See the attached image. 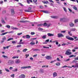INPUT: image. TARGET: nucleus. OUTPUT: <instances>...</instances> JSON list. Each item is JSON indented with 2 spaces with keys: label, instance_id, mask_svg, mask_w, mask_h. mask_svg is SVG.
I'll return each instance as SVG.
<instances>
[{
  "label": "nucleus",
  "instance_id": "6e6d98bb",
  "mask_svg": "<svg viewBox=\"0 0 78 78\" xmlns=\"http://www.w3.org/2000/svg\"><path fill=\"white\" fill-rule=\"evenodd\" d=\"M22 34V33H18L17 34V35H18V36H20V35H21V34Z\"/></svg>",
  "mask_w": 78,
  "mask_h": 78
},
{
  "label": "nucleus",
  "instance_id": "69168bd1",
  "mask_svg": "<svg viewBox=\"0 0 78 78\" xmlns=\"http://www.w3.org/2000/svg\"><path fill=\"white\" fill-rule=\"evenodd\" d=\"M2 23H5V21H4V20H2Z\"/></svg>",
  "mask_w": 78,
  "mask_h": 78
},
{
  "label": "nucleus",
  "instance_id": "aec40b11",
  "mask_svg": "<svg viewBox=\"0 0 78 78\" xmlns=\"http://www.w3.org/2000/svg\"><path fill=\"white\" fill-rule=\"evenodd\" d=\"M26 39H30V36L29 35H26Z\"/></svg>",
  "mask_w": 78,
  "mask_h": 78
},
{
  "label": "nucleus",
  "instance_id": "f704fd0d",
  "mask_svg": "<svg viewBox=\"0 0 78 78\" xmlns=\"http://www.w3.org/2000/svg\"><path fill=\"white\" fill-rule=\"evenodd\" d=\"M30 44H31L32 45H34L35 44V43L32 42L30 43Z\"/></svg>",
  "mask_w": 78,
  "mask_h": 78
},
{
  "label": "nucleus",
  "instance_id": "a18cd8bd",
  "mask_svg": "<svg viewBox=\"0 0 78 78\" xmlns=\"http://www.w3.org/2000/svg\"><path fill=\"white\" fill-rule=\"evenodd\" d=\"M17 69H15L14 70H12V72H17Z\"/></svg>",
  "mask_w": 78,
  "mask_h": 78
},
{
  "label": "nucleus",
  "instance_id": "c03bdc74",
  "mask_svg": "<svg viewBox=\"0 0 78 78\" xmlns=\"http://www.w3.org/2000/svg\"><path fill=\"white\" fill-rule=\"evenodd\" d=\"M6 27H7V28H10V26L7 25H6Z\"/></svg>",
  "mask_w": 78,
  "mask_h": 78
},
{
  "label": "nucleus",
  "instance_id": "ddd939ff",
  "mask_svg": "<svg viewBox=\"0 0 78 78\" xmlns=\"http://www.w3.org/2000/svg\"><path fill=\"white\" fill-rule=\"evenodd\" d=\"M51 17L53 19H58V18H59V16H51Z\"/></svg>",
  "mask_w": 78,
  "mask_h": 78
},
{
  "label": "nucleus",
  "instance_id": "0eeeda50",
  "mask_svg": "<svg viewBox=\"0 0 78 78\" xmlns=\"http://www.w3.org/2000/svg\"><path fill=\"white\" fill-rule=\"evenodd\" d=\"M19 78H25V75L24 74H21L19 77Z\"/></svg>",
  "mask_w": 78,
  "mask_h": 78
},
{
  "label": "nucleus",
  "instance_id": "37998d69",
  "mask_svg": "<svg viewBox=\"0 0 78 78\" xmlns=\"http://www.w3.org/2000/svg\"><path fill=\"white\" fill-rule=\"evenodd\" d=\"M70 61V58H68L65 61V62H67V61Z\"/></svg>",
  "mask_w": 78,
  "mask_h": 78
},
{
  "label": "nucleus",
  "instance_id": "473e14b6",
  "mask_svg": "<svg viewBox=\"0 0 78 78\" xmlns=\"http://www.w3.org/2000/svg\"><path fill=\"white\" fill-rule=\"evenodd\" d=\"M48 67V66L47 65L46 66L45 65H44L42 66V68H44V67Z\"/></svg>",
  "mask_w": 78,
  "mask_h": 78
},
{
  "label": "nucleus",
  "instance_id": "6ab92c4d",
  "mask_svg": "<svg viewBox=\"0 0 78 78\" xmlns=\"http://www.w3.org/2000/svg\"><path fill=\"white\" fill-rule=\"evenodd\" d=\"M25 12H33L32 10H25Z\"/></svg>",
  "mask_w": 78,
  "mask_h": 78
},
{
  "label": "nucleus",
  "instance_id": "c85d7f7f",
  "mask_svg": "<svg viewBox=\"0 0 78 78\" xmlns=\"http://www.w3.org/2000/svg\"><path fill=\"white\" fill-rule=\"evenodd\" d=\"M11 40H13V38H9L8 40H7V41H11Z\"/></svg>",
  "mask_w": 78,
  "mask_h": 78
},
{
  "label": "nucleus",
  "instance_id": "a19ab883",
  "mask_svg": "<svg viewBox=\"0 0 78 78\" xmlns=\"http://www.w3.org/2000/svg\"><path fill=\"white\" fill-rule=\"evenodd\" d=\"M63 8L64 9L65 12H67V9H66V8L63 7Z\"/></svg>",
  "mask_w": 78,
  "mask_h": 78
},
{
  "label": "nucleus",
  "instance_id": "20e7f679",
  "mask_svg": "<svg viewBox=\"0 0 78 78\" xmlns=\"http://www.w3.org/2000/svg\"><path fill=\"white\" fill-rule=\"evenodd\" d=\"M14 64V61H9L8 62V65H12Z\"/></svg>",
  "mask_w": 78,
  "mask_h": 78
},
{
  "label": "nucleus",
  "instance_id": "4be33fe9",
  "mask_svg": "<svg viewBox=\"0 0 78 78\" xmlns=\"http://www.w3.org/2000/svg\"><path fill=\"white\" fill-rule=\"evenodd\" d=\"M2 57H3L4 58H5V59H6L7 58H8V57L7 56H5V55H3L2 56Z\"/></svg>",
  "mask_w": 78,
  "mask_h": 78
},
{
  "label": "nucleus",
  "instance_id": "2eb2a0df",
  "mask_svg": "<svg viewBox=\"0 0 78 78\" xmlns=\"http://www.w3.org/2000/svg\"><path fill=\"white\" fill-rule=\"evenodd\" d=\"M30 2H31V3H32L33 2V1H32V0H27V3H28V4H30Z\"/></svg>",
  "mask_w": 78,
  "mask_h": 78
},
{
  "label": "nucleus",
  "instance_id": "f8f14e48",
  "mask_svg": "<svg viewBox=\"0 0 78 78\" xmlns=\"http://www.w3.org/2000/svg\"><path fill=\"white\" fill-rule=\"evenodd\" d=\"M47 35L48 36H54V34H50V33H48L47 34Z\"/></svg>",
  "mask_w": 78,
  "mask_h": 78
},
{
  "label": "nucleus",
  "instance_id": "412c9836",
  "mask_svg": "<svg viewBox=\"0 0 78 78\" xmlns=\"http://www.w3.org/2000/svg\"><path fill=\"white\" fill-rule=\"evenodd\" d=\"M44 27H47V24L46 23H44L43 24H42Z\"/></svg>",
  "mask_w": 78,
  "mask_h": 78
},
{
  "label": "nucleus",
  "instance_id": "f3484780",
  "mask_svg": "<svg viewBox=\"0 0 78 78\" xmlns=\"http://www.w3.org/2000/svg\"><path fill=\"white\" fill-rule=\"evenodd\" d=\"M69 25L71 27H74V24L72 22H71L69 23Z\"/></svg>",
  "mask_w": 78,
  "mask_h": 78
},
{
  "label": "nucleus",
  "instance_id": "4d7b16f0",
  "mask_svg": "<svg viewBox=\"0 0 78 78\" xmlns=\"http://www.w3.org/2000/svg\"><path fill=\"white\" fill-rule=\"evenodd\" d=\"M38 30H41V31H42V30H43V29L41 28H39Z\"/></svg>",
  "mask_w": 78,
  "mask_h": 78
},
{
  "label": "nucleus",
  "instance_id": "7ed1b4c3",
  "mask_svg": "<svg viewBox=\"0 0 78 78\" xmlns=\"http://www.w3.org/2000/svg\"><path fill=\"white\" fill-rule=\"evenodd\" d=\"M66 38L68 39V40H69L70 41H73L74 40V39L73 38L69 37V36H66Z\"/></svg>",
  "mask_w": 78,
  "mask_h": 78
},
{
  "label": "nucleus",
  "instance_id": "13d9d810",
  "mask_svg": "<svg viewBox=\"0 0 78 78\" xmlns=\"http://www.w3.org/2000/svg\"><path fill=\"white\" fill-rule=\"evenodd\" d=\"M11 12H12V13H14V10L13 9L11 10Z\"/></svg>",
  "mask_w": 78,
  "mask_h": 78
},
{
  "label": "nucleus",
  "instance_id": "a878e982",
  "mask_svg": "<svg viewBox=\"0 0 78 78\" xmlns=\"http://www.w3.org/2000/svg\"><path fill=\"white\" fill-rule=\"evenodd\" d=\"M27 50H28V49H23V52H26V51H27Z\"/></svg>",
  "mask_w": 78,
  "mask_h": 78
},
{
  "label": "nucleus",
  "instance_id": "4468645a",
  "mask_svg": "<svg viewBox=\"0 0 78 78\" xmlns=\"http://www.w3.org/2000/svg\"><path fill=\"white\" fill-rule=\"evenodd\" d=\"M22 40H20L19 44H25L24 42H22Z\"/></svg>",
  "mask_w": 78,
  "mask_h": 78
},
{
  "label": "nucleus",
  "instance_id": "ea45409f",
  "mask_svg": "<svg viewBox=\"0 0 78 78\" xmlns=\"http://www.w3.org/2000/svg\"><path fill=\"white\" fill-rule=\"evenodd\" d=\"M68 34L69 36H72V34L70 33V32L68 31Z\"/></svg>",
  "mask_w": 78,
  "mask_h": 78
},
{
  "label": "nucleus",
  "instance_id": "5fc2aeb1",
  "mask_svg": "<svg viewBox=\"0 0 78 78\" xmlns=\"http://www.w3.org/2000/svg\"><path fill=\"white\" fill-rule=\"evenodd\" d=\"M78 22V19H76L74 20V22L75 23H76V22Z\"/></svg>",
  "mask_w": 78,
  "mask_h": 78
},
{
  "label": "nucleus",
  "instance_id": "8fccbe9b",
  "mask_svg": "<svg viewBox=\"0 0 78 78\" xmlns=\"http://www.w3.org/2000/svg\"><path fill=\"white\" fill-rule=\"evenodd\" d=\"M35 34V33L34 32H31L30 34L31 35H33L34 34Z\"/></svg>",
  "mask_w": 78,
  "mask_h": 78
},
{
  "label": "nucleus",
  "instance_id": "6e6552de",
  "mask_svg": "<svg viewBox=\"0 0 78 78\" xmlns=\"http://www.w3.org/2000/svg\"><path fill=\"white\" fill-rule=\"evenodd\" d=\"M45 58L46 59L49 60V59H51L52 58H51V56H47L45 57Z\"/></svg>",
  "mask_w": 78,
  "mask_h": 78
},
{
  "label": "nucleus",
  "instance_id": "7c9ffc66",
  "mask_svg": "<svg viewBox=\"0 0 78 78\" xmlns=\"http://www.w3.org/2000/svg\"><path fill=\"white\" fill-rule=\"evenodd\" d=\"M19 56H13L12 57V59H16V58H18Z\"/></svg>",
  "mask_w": 78,
  "mask_h": 78
},
{
  "label": "nucleus",
  "instance_id": "5701e85b",
  "mask_svg": "<svg viewBox=\"0 0 78 78\" xmlns=\"http://www.w3.org/2000/svg\"><path fill=\"white\" fill-rule=\"evenodd\" d=\"M76 67L78 68V63H76V65L75 66L74 68H76Z\"/></svg>",
  "mask_w": 78,
  "mask_h": 78
},
{
  "label": "nucleus",
  "instance_id": "2f4dec72",
  "mask_svg": "<svg viewBox=\"0 0 78 78\" xmlns=\"http://www.w3.org/2000/svg\"><path fill=\"white\" fill-rule=\"evenodd\" d=\"M73 56H74V57H75L76 56V55H71L70 56H69V58H72V57H73Z\"/></svg>",
  "mask_w": 78,
  "mask_h": 78
},
{
  "label": "nucleus",
  "instance_id": "e2e57ef3",
  "mask_svg": "<svg viewBox=\"0 0 78 78\" xmlns=\"http://www.w3.org/2000/svg\"><path fill=\"white\" fill-rule=\"evenodd\" d=\"M12 44H16V41H12Z\"/></svg>",
  "mask_w": 78,
  "mask_h": 78
},
{
  "label": "nucleus",
  "instance_id": "f257e3e1",
  "mask_svg": "<svg viewBox=\"0 0 78 78\" xmlns=\"http://www.w3.org/2000/svg\"><path fill=\"white\" fill-rule=\"evenodd\" d=\"M67 19L66 18H60V21L61 22H67Z\"/></svg>",
  "mask_w": 78,
  "mask_h": 78
},
{
  "label": "nucleus",
  "instance_id": "dca6fc26",
  "mask_svg": "<svg viewBox=\"0 0 78 78\" xmlns=\"http://www.w3.org/2000/svg\"><path fill=\"white\" fill-rule=\"evenodd\" d=\"M57 76V73L56 72H54L53 73V76L54 77H55Z\"/></svg>",
  "mask_w": 78,
  "mask_h": 78
},
{
  "label": "nucleus",
  "instance_id": "72a5a7b5",
  "mask_svg": "<svg viewBox=\"0 0 78 78\" xmlns=\"http://www.w3.org/2000/svg\"><path fill=\"white\" fill-rule=\"evenodd\" d=\"M73 8L74 9H75V10H77V8L76 7L74 6L73 7Z\"/></svg>",
  "mask_w": 78,
  "mask_h": 78
},
{
  "label": "nucleus",
  "instance_id": "603ef678",
  "mask_svg": "<svg viewBox=\"0 0 78 78\" xmlns=\"http://www.w3.org/2000/svg\"><path fill=\"white\" fill-rule=\"evenodd\" d=\"M66 45H68V44H67V43L64 44H62V46H64Z\"/></svg>",
  "mask_w": 78,
  "mask_h": 78
},
{
  "label": "nucleus",
  "instance_id": "393cba45",
  "mask_svg": "<svg viewBox=\"0 0 78 78\" xmlns=\"http://www.w3.org/2000/svg\"><path fill=\"white\" fill-rule=\"evenodd\" d=\"M52 42H53V43L56 42V45H58V42H57V41H52Z\"/></svg>",
  "mask_w": 78,
  "mask_h": 78
},
{
  "label": "nucleus",
  "instance_id": "cd10ccee",
  "mask_svg": "<svg viewBox=\"0 0 78 78\" xmlns=\"http://www.w3.org/2000/svg\"><path fill=\"white\" fill-rule=\"evenodd\" d=\"M40 72H41V73H44V69H40Z\"/></svg>",
  "mask_w": 78,
  "mask_h": 78
},
{
  "label": "nucleus",
  "instance_id": "09e8293b",
  "mask_svg": "<svg viewBox=\"0 0 78 78\" xmlns=\"http://www.w3.org/2000/svg\"><path fill=\"white\" fill-rule=\"evenodd\" d=\"M76 30V29L75 28H72L71 30V31H75Z\"/></svg>",
  "mask_w": 78,
  "mask_h": 78
},
{
  "label": "nucleus",
  "instance_id": "39448f33",
  "mask_svg": "<svg viewBox=\"0 0 78 78\" xmlns=\"http://www.w3.org/2000/svg\"><path fill=\"white\" fill-rule=\"evenodd\" d=\"M31 67L30 66H24V67H21V69H30L31 68Z\"/></svg>",
  "mask_w": 78,
  "mask_h": 78
},
{
  "label": "nucleus",
  "instance_id": "bb28decb",
  "mask_svg": "<svg viewBox=\"0 0 78 78\" xmlns=\"http://www.w3.org/2000/svg\"><path fill=\"white\" fill-rule=\"evenodd\" d=\"M12 29H13V30H18V28L17 27H11Z\"/></svg>",
  "mask_w": 78,
  "mask_h": 78
},
{
  "label": "nucleus",
  "instance_id": "338daca9",
  "mask_svg": "<svg viewBox=\"0 0 78 78\" xmlns=\"http://www.w3.org/2000/svg\"><path fill=\"white\" fill-rule=\"evenodd\" d=\"M75 60H78V56L74 58Z\"/></svg>",
  "mask_w": 78,
  "mask_h": 78
},
{
  "label": "nucleus",
  "instance_id": "1a4fd4ad",
  "mask_svg": "<svg viewBox=\"0 0 78 78\" xmlns=\"http://www.w3.org/2000/svg\"><path fill=\"white\" fill-rule=\"evenodd\" d=\"M20 60L19 59H17L15 61V62L16 64H19V63H20Z\"/></svg>",
  "mask_w": 78,
  "mask_h": 78
},
{
  "label": "nucleus",
  "instance_id": "052dcab7",
  "mask_svg": "<svg viewBox=\"0 0 78 78\" xmlns=\"http://www.w3.org/2000/svg\"><path fill=\"white\" fill-rule=\"evenodd\" d=\"M42 24H38L37 25V26H38V27H40L41 26H42Z\"/></svg>",
  "mask_w": 78,
  "mask_h": 78
},
{
  "label": "nucleus",
  "instance_id": "58836bf2",
  "mask_svg": "<svg viewBox=\"0 0 78 78\" xmlns=\"http://www.w3.org/2000/svg\"><path fill=\"white\" fill-rule=\"evenodd\" d=\"M48 2L47 1H43V3H48Z\"/></svg>",
  "mask_w": 78,
  "mask_h": 78
},
{
  "label": "nucleus",
  "instance_id": "de8ad7c7",
  "mask_svg": "<svg viewBox=\"0 0 78 78\" xmlns=\"http://www.w3.org/2000/svg\"><path fill=\"white\" fill-rule=\"evenodd\" d=\"M29 54H26L25 55V56H26V58H27L28 56H29Z\"/></svg>",
  "mask_w": 78,
  "mask_h": 78
},
{
  "label": "nucleus",
  "instance_id": "9d476101",
  "mask_svg": "<svg viewBox=\"0 0 78 78\" xmlns=\"http://www.w3.org/2000/svg\"><path fill=\"white\" fill-rule=\"evenodd\" d=\"M29 22L28 20H21L20 21V23H25L26 22Z\"/></svg>",
  "mask_w": 78,
  "mask_h": 78
},
{
  "label": "nucleus",
  "instance_id": "423d86ee",
  "mask_svg": "<svg viewBox=\"0 0 78 78\" xmlns=\"http://www.w3.org/2000/svg\"><path fill=\"white\" fill-rule=\"evenodd\" d=\"M58 37H64V35H62V34L61 33L58 34H57Z\"/></svg>",
  "mask_w": 78,
  "mask_h": 78
},
{
  "label": "nucleus",
  "instance_id": "680f3d73",
  "mask_svg": "<svg viewBox=\"0 0 78 78\" xmlns=\"http://www.w3.org/2000/svg\"><path fill=\"white\" fill-rule=\"evenodd\" d=\"M49 41H50L49 39H48L45 41V42L47 43V42H49Z\"/></svg>",
  "mask_w": 78,
  "mask_h": 78
},
{
  "label": "nucleus",
  "instance_id": "79ce46f5",
  "mask_svg": "<svg viewBox=\"0 0 78 78\" xmlns=\"http://www.w3.org/2000/svg\"><path fill=\"white\" fill-rule=\"evenodd\" d=\"M5 70L7 72H9V70H8V69H7L6 68L5 69Z\"/></svg>",
  "mask_w": 78,
  "mask_h": 78
},
{
  "label": "nucleus",
  "instance_id": "e433bc0d",
  "mask_svg": "<svg viewBox=\"0 0 78 78\" xmlns=\"http://www.w3.org/2000/svg\"><path fill=\"white\" fill-rule=\"evenodd\" d=\"M51 24L50 23L47 24V28H48V27H49L51 26Z\"/></svg>",
  "mask_w": 78,
  "mask_h": 78
},
{
  "label": "nucleus",
  "instance_id": "f03ea898",
  "mask_svg": "<svg viewBox=\"0 0 78 78\" xmlns=\"http://www.w3.org/2000/svg\"><path fill=\"white\" fill-rule=\"evenodd\" d=\"M71 51V50L70 49L67 50L65 53L66 55H70L72 54V52H70Z\"/></svg>",
  "mask_w": 78,
  "mask_h": 78
},
{
  "label": "nucleus",
  "instance_id": "3c124183",
  "mask_svg": "<svg viewBox=\"0 0 78 78\" xmlns=\"http://www.w3.org/2000/svg\"><path fill=\"white\" fill-rule=\"evenodd\" d=\"M22 47L21 45H18L17 46V48H18V47Z\"/></svg>",
  "mask_w": 78,
  "mask_h": 78
},
{
  "label": "nucleus",
  "instance_id": "c9c22d12",
  "mask_svg": "<svg viewBox=\"0 0 78 78\" xmlns=\"http://www.w3.org/2000/svg\"><path fill=\"white\" fill-rule=\"evenodd\" d=\"M42 38L43 39H45V38H46V35H44L42 37Z\"/></svg>",
  "mask_w": 78,
  "mask_h": 78
},
{
  "label": "nucleus",
  "instance_id": "774afa93",
  "mask_svg": "<svg viewBox=\"0 0 78 78\" xmlns=\"http://www.w3.org/2000/svg\"><path fill=\"white\" fill-rule=\"evenodd\" d=\"M31 7H29L28 8V10H31Z\"/></svg>",
  "mask_w": 78,
  "mask_h": 78
},
{
  "label": "nucleus",
  "instance_id": "bf43d9fd",
  "mask_svg": "<svg viewBox=\"0 0 78 78\" xmlns=\"http://www.w3.org/2000/svg\"><path fill=\"white\" fill-rule=\"evenodd\" d=\"M64 67H67V66L65 65V66H62V67H61V68H64Z\"/></svg>",
  "mask_w": 78,
  "mask_h": 78
},
{
  "label": "nucleus",
  "instance_id": "4c0bfd02",
  "mask_svg": "<svg viewBox=\"0 0 78 78\" xmlns=\"http://www.w3.org/2000/svg\"><path fill=\"white\" fill-rule=\"evenodd\" d=\"M34 51H40V49H35L33 50Z\"/></svg>",
  "mask_w": 78,
  "mask_h": 78
},
{
  "label": "nucleus",
  "instance_id": "864d4df0",
  "mask_svg": "<svg viewBox=\"0 0 78 78\" xmlns=\"http://www.w3.org/2000/svg\"><path fill=\"white\" fill-rule=\"evenodd\" d=\"M10 76H11V77H12V78H14V74H12Z\"/></svg>",
  "mask_w": 78,
  "mask_h": 78
},
{
  "label": "nucleus",
  "instance_id": "49530a36",
  "mask_svg": "<svg viewBox=\"0 0 78 78\" xmlns=\"http://www.w3.org/2000/svg\"><path fill=\"white\" fill-rule=\"evenodd\" d=\"M34 3H36V2H37V0H33Z\"/></svg>",
  "mask_w": 78,
  "mask_h": 78
},
{
  "label": "nucleus",
  "instance_id": "c756f323",
  "mask_svg": "<svg viewBox=\"0 0 78 78\" xmlns=\"http://www.w3.org/2000/svg\"><path fill=\"white\" fill-rule=\"evenodd\" d=\"M6 37L5 36H3L2 38V40L3 41H5L6 40Z\"/></svg>",
  "mask_w": 78,
  "mask_h": 78
},
{
  "label": "nucleus",
  "instance_id": "a211bd4d",
  "mask_svg": "<svg viewBox=\"0 0 78 78\" xmlns=\"http://www.w3.org/2000/svg\"><path fill=\"white\" fill-rule=\"evenodd\" d=\"M7 33H8V32H5V33H3L0 34V36H4L5 34H6Z\"/></svg>",
  "mask_w": 78,
  "mask_h": 78
},
{
  "label": "nucleus",
  "instance_id": "b1692460",
  "mask_svg": "<svg viewBox=\"0 0 78 78\" xmlns=\"http://www.w3.org/2000/svg\"><path fill=\"white\" fill-rule=\"evenodd\" d=\"M56 66H60L61 64L59 62H58L57 63L55 64Z\"/></svg>",
  "mask_w": 78,
  "mask_h": 78
},
{
  "label": "nucleus",
  "instance_id": "9b49d317",
  "mask_svg": "<svg viewBox=\"0 0 78 78\" xmlns=\"http://www.w3.org/2000/svg\"><path fill=\"white\" fill-rule=\"evenodd\" d=\"M41 11L42 12H44V13H46V14H48L49 13V12H48V11H45V10H41Z\"/></svg>",
  "mask_w": 78,
  "mask_h": 78
},
{
  "label": "nucleus",
  "instance_id": "0e129e2a",
  "mask_svg": "<svg viewBox=\"0 0 78 78\" xmlns=\"http://www.w3.org/2000/svg\"><path fill=\"white\" fill-rule=\"evenodd\" d=\"M4 31H5V30H3L1 31V33H4Z\"/></svg>",
  "mask_w": 78,
  "mask_h": 78
}]
</instances>
